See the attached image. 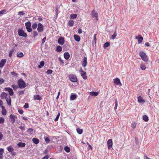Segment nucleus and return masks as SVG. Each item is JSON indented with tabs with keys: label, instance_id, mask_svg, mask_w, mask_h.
Returning a JSON list of instances; mask_svg holds the SVG:
<instances>
[{
	"label": "nucleus",
	"instance_id": "nucleus-1",
	"mask_svg": "<svg viewBox=\"0 0 159 159\" xmlns=\"http://www.w3.org/2000/svg\"><path fill=\"white\" fill-rule=\"evenodd\" d=\"M17 84L18 87L20 88H24L26 87L25 81L22 79H20L18 80Z\"/></svg>",
	"mask_w": 159,
	"mask_h": 159
},
{
	"label": "nucleus",
	"instance_id": "nucleus-2",
	"mask_svg": "<svg viewBox=\"0 0 159 159\" xmlns=\"http://www.w3.org/2000/svg\"><path fill=\"white\" fill-rule=\"evenodd\" d=\"M139 56L141 57L142 60L145 62H147L148 61V58L146 54L143 52L141 51L139 53Z\"/></svg>",
	"mask_w": 159,
	"mask_h": 159
},
{
	"label": "nucleus",
	"instance_id": "nucleus-3",
	"mask_svg": "<svg viewBox=\"0 0 159 159\" xmlns=\"http://www.w3.org/2000/svg\"><path fill=\"white\" fill-rule=\"evenodd\" d=\"M26 28L28 32H32L33 29L31 27V23L30 21H28L25 24Z\"/></svg>",
	"mask_w": 159,
	"mask_h": 159
},
{
	"label": "nucleus",
	"instance_id": "nucleus-4",
	"mask_svg": "<svg viewBox=\"0 0 159 159\" xmlns=\"http://www.w3.org/2000/svg\"><path fill=\"white\" fill-rule=\"evenodd\" d=\"M18 34L19 36L26 37L27 36V34L24 32L22 29H19L18 30Z\"/></svg>",
	"mask_w": 159,
	"mask_h": 159
},
{
	"label": "nucleus",
	"instance_id": "nucleus-5",
	"mask_svg": "<svg viewBox=\"0 0 159 159\" xmlns=\"http://www.w3.org/2000/svg\"><path fill=\"white\" fill-rule=\"evenodd\" d=\"M68 77L70 80L72 82H76L77 81V79L75 75L71 74Z\"/></svg>",
	"mask_w": 159,
	"mask_h": 159
},
{
	"label": "nucleus",
	"instance_id": "nucleus-6",
	"mask_svg": "<svg viewBox=\"0 0 159 159\" xmlns=\"http://www.w3.org/2000/svg\"><path fill=\"white\" fill-rule=\"evenodd\" d=\"M37 30L38 33L41 32L44 30V26L41 23H39L38 24Z\"/></svg>",
	"mask_w": 159,
	"mask_h": 159
},
{
	"label": "nucleus",
	"instance_id": "nucleus-7",
	"mask_svg": "<svg viewBox=\"0 0 159 159\" xmlns=\"http://www.w3.org/2000/svg\"><path fill=\"white\" fill-rule=\"evenodd\" d=\"M80 74L83 77V78L84 79L86 80L87 79V76L86 75V72L84 71L82 68L80 69Z\"/></svg>",
	"mask_w": 159,
	"mask_h": 159
},
{
	"label": "nucleus",
	"instance_id": "nucleus-8",
	"mask_svg": "<svg viewBox=\"0 0 159 159\" xmlns=\"http://www.w3.org/2000/svg\"><path fill=\"white\" fill-rule=\"evenodd\" d=\"M4 90L8 92L10 96H12L13 95L14 92L11 88L9 87L5 88L4 89Z\"/></svg>",
	"mask_w": 159,
	"mask_h": 159
},
{
	"label": "nucleus",
	"instance_id": "nucleus-9",
	"mask_svg": "<svg viewBox=\"0 0 159 159\" xmlns=\"http://www.w3.org/2000/svg\"><path fill=\"white\" fill-rule=\"evenodd\" d=\"M113 80L114 83L116 85H118L120 84V85H122V84L120 83V80L119 78H116L114 79Z\"/></svg>",
	"mask_w": 159,
	"mask_h": 159
},
{
	"label": "nucleus",
	"instance_id": "nucleus-10",
	"mask_svg": "<svg viewBox=\"0 0 159 159\" xmlns=\"http://www.w3.org/2000/svg\"><path fill=\"white\" fill-rule=\"evenodd\" d=\"M107 144L108 149L109 150L112 146V141L111 139H110L108 140Z\"/></svg>",
	"mask_w": 159,
	"mask_h": 159
},
{
	"label": "nucleus",
	"instance_id": "nucleus-11",
	"mask_svg": "<svg viewBox=\"0 0 159 159\" xmlns=\"http://www.w3.org/2000/svg\"><path fill=\"white\" fill-rule=\"evenodd\" d=\"M5 99L7 101V104L9 106H10L11 105V97L10 96L8 95L6 98Z\"/></svg>",
	"mask_w": 159,
	"mask_h": 159
},
{
	"label": "nucleus",
	"instance_id": "nucleus-12",
	"mask_svg": "<svg viewBox=\"0 0 159 159\" xmlns=\"http://www.w3.org/2000/svg\"><path fill=\"white\" fill-rule=\"evenodd\" d=\"M64 38L60 37L58 40V43L59 44L62 45L64 43Z\"/></svg>",
	"mask_w": 159,
	"mask_h": 159
},
{
	"label": "nucleus",
	"instance_id": "nucleus-13",
	"mask_svg": "<svg viewBox=\"0 0 159 159\" xmlns=\"http://www.w3.org/2000/svg\"><path fill=\"white\" fill-rule=\"evenodd\" d=\"M64 57L66 60H68L70 57V55L69 52H64Z\"/></svg>",
	"mask_w": 159,
	"mask_h": 159
},
{
	"label": "nucleus",
	"instance_id": "nucleus-14",
	"mask_svg": "<svg viewBox=\"0 0 159 159\" xmlns=\"http://www.w3.org/2000/svg\"><path fill=\"white\" fill-rule=\"evenodd\" d=\"M16 118V117L14 115H11L10 116V118L11 120V122L12 123H13L15 122V118Z\"/></svg>",
	"mask_w": 159,
	"mask_h": 159
},
{
	"label": "nucleus",
	"instance_id": "nucleus-15",
	"mask_svg": "<svg viewBox=\"0 0 159 159\" xmlns=\"http://www.w3.org/2000/svg\"><path fill=\"white\" fill-rule=\"evenodd\" d=\"M87 58L86 57H84L83 58V61L82 62V65L83 66L85 67L87 64Z\"/></svg>",
	"mask_w": 159,
	"mask_h": 159
},
{
	"label": "nucleus",
	"instance_id": "nucleus-16",
	"mask_svg": "<svg viewBox=\"0 0 159 159\" xmlns=\"http://www.w3.org/2000/svg\"><path fill=\"white\" fill-rule=\"evenodd\" d=\"M6 62V60L5 59H2L1 61H0V67H3Z\"/></svg>",
	"mask_w": 159,
	"mask_h": 159
},
{
	"label": "nucleus",
	"instance_id": "nucleus-17",
	"mask_svg": "<svg viewBox=\"0 0 159 159\" xmlns=\"http://www.w3.org/2000/svg\"><path fill=\"white\" fill-rule=\"evenodd\" d=\"M42 98L38 94L34 95V100H41L42 99Z\"/></svg>",
	"mask_w": 159,
	"mask_h": 159
},
{
	"label": "nucleus",
	"instance_id": "nucleus-18",
	"mask_svg": "<svg viewBox=\"0 0 159 159\" xmlns=\"http://www.w3.org/2000/svg\"><path fill=\"white\" fill-rule=\"evenodd\" d=\"M74 39L77 42H79L80 41V37L77 34H75L74 35Z\"/></svg>",
	"mask_w": 159,
	"mask_h": 159
},
{
	"label": "nucleus",
	"instance_id": "nucleus-19",
	"mask_svg": "<svg viewBox=\"0 0 159 159\" xmlns=\"http://www.w3.org/2000/svg\"><path fill=\"white\" fill-rule=\"evenodd\" d=\"M1 107L2 109V115H6L7 114V112L6 110L5 109V108H4V107L2 106H1Z\"/></svg>",
	"mask_w": 159,
	"mask_h": 159
},
{
	"label": "nucleus",
	"instance_id": "nucleus-20",
	"mask_svg": "<svg viewBox=\"0 0 159 159\" xmlns=\"http://www.w3.org/2000/svg\"><path fill=\"white\" fill-rule=\"evenodd\" d=\"M92 17H96L97 18L98 14V13L94 10H93L92 12Z\"/></svg>",
	"mask_w": 159,
	"mask_h": 159
},
{
	"label": "nucleus",
	"instance_id": "nucleus-21",
	"mask_svg": "<svg viewBox=\"0 0 159 159\" xmlns=\"http://www.w3.org/2000/svg\"><path fill=\"white\" fill-rule=\"evenodd\" d=\"M137 99H138V102L139 103H142L145 102L144 100L141 96H139Z\"/></svg>",
	"mask_w": 159,
	"mask_h": 159
},
{
	"label": "nucleus",
	"instance_id": "nucleus-22",
	"mask_svg": "<svg viewBox=\"0 0 159 159\" xmlns=\"http://www.w3.org/2000/svg\"><path fill=\"white\" fill-rule=\"evenodd\" d=\"M8 96V95L4 92H3L1 94V98L2 99L5 98Z\"/></svg>",
	"mask_w": 159,
	"mask_h": 159
},
{
	"label": "nucleus",
	"instance_id": "nucleus-23",
	"mask_svg": "<svg viewBox=\"0 0 159 159\" xmlns=\"http://www.w3.org/2000/svg\"><path fill=\"white\" fill-rule=\"evenodd\" d=\"M45 62L43 61H42L40 62V64L38 65V68H41L44 65Z\"/></svg>",
	"mask_w": 159,
	"mask_h": 159
},
{
	"label": "nucleus",
	"instance_id": "nucleus-24",
	"mask_svg": "<svg viewBox=\"0 0 159 159\" xmlns=\"http://www.w3.org/2000/svg\"><path fill=\"white\" fill-rule=\"evenodd\" d=\"M65 151L69 153L70 152V149L69 147L68 146H65L64 148Z\"/></svg>",
	"mask_w": 159,
	"mask_h": 159
},
{
	"label": "nucleus",
	"instance_id": "nucleus-25",
	"mask_svg": "<svg viewBox=\"0 0 159 159\" xmlns=\"http://www.w3.org/2000/svg\"><path fill=\"white\" fill-rule=\"evenodd\" d=\"M139 36L140 37V38H139L138 37H136V38L137 39H139V40H138V43H140L142 42L143 39V38L142 36H140V35H139Z\"/></svg>",
	"mask_w": 159,
	"mask_h": 159
},
{
	"label": "nucleus",
	"instance_id": "nucleus-26",
	"mask_svg": "<svg viewBox=\"0 0 159 159\" xmlns=\"http://www.w3.org/2000/svg\"><path fill=\"white\" fill-rule=\"evenodd\" d=\"M33 142L35 144H38L39 142V139L36 138H34L32 139Z\"/></svg>",
	"mask_w": 159,
	"mask_h": 159
},
{
	"label": "nucleus",
	"instance_id": "nucleus-27",
	"mask_svg": "<svg viewBox=\"0 0 159 159\" xmlns=\"http://www.w3.org/2000/svg\"><path fill=\"white\" fill-rule=\"evenodd\" d=\"M98 94V92H90V95L92 96H96Z\"/></svg>",
	"mask_w": 159,
	"mask_h": 159
},
{
	"label": "nucleus",
	"instance_id": "nucleus-28",
	"mask_svg": "<svg viewBox=\"0 0 159 159\" xmlns=\"http://www.w3.org/2000/svg\"><path fill=\"white\" fill-rule=\"evenodd\" d=\"M7 149L9 152H12L14 150V148L13 147L11 146L7 147Z\"/></svg>",
	"mask_w": 159,
	"mask_h": 159
},
{
	"label": "nucleus",
	"instance_id": "nucleus-29",
	"mask_svg": "<svg viewBox=\"0 0 159 159\" xmlns=\"http://www.w3.org/2000/svg\"><path fill=\"white\" fill-rule=\"evenodd\" d=\"M62 48L60 46H57L56 47V51L57 52H61L62 51Z\"/></svg>",
	"mask_w": 159,
	"mask_h": 159
},
{
	"label": "nucleus",
	"instance_id": "nucleus-30",
	"mask_svg": "<svg viewBox=\"0 0 159 159\" xmlns=\"http://www.w3.org/2000/svg\"><path fill=\"white\" fill-rule=\"evenodd\" d=\"M25 143H23L22 142H20L19 143H18L17 144V145L19 147H25Z\"/></svg>",
	"mask_w": 159,
	"mask_h": 159
},
{
	"label": "nucleus",
	"instance_id": "nucleus-31",
	"mask_svg": "<svg viewBox=\"0 0 159 159\" xmlns=\"http://www.w3.org/2000/svg\"><path fill=\"white\" fill-rule=\"evenodd\" d=\"M117 36V33L116 31L114 32V33L112 35L111 38V39H115Z\"/></svg>",
	"mask_w": 159,
	"mask_h": 159
},
{
	"label": "nucleus",
	"instance_id": "nucleus-32",
	"mask_svg": "<svg viewBox=\"0 0 159 159\" xmlns=\"http://www.w3.org/2000/svg\"><path fill=\"white\" fill-rule=\"evenodd\" d=\"M76 131L79 134H81L83 133V130L82 129L78 128L76 129Z\"/></svg>",
	"mask_w": 159,
	"mask_h": 159
},
{
	"label": "nucleus",
	"instance_id": "nucleus-33",
	"mask_svg": "<svg viewBox=\"0 0 159 159\" xmlns=\"http://www.w3.org/2000/svg\"><path fill=\"white\" fill-rule=\"evenodd\" d=\"M38 25H37L36 23H33L32 25V29H33L34 30L36 29L37 28Z\"/></svg>",
	"mask_w": 159,
	"mask_h": 159
},
{
	"label": "nucleus",
	"instance_id": "nucleus-34",
	"mask_svg": "<svg viewBox=\"0 0 159 159\" xmlns=\"http://www.w3.org/2000/svg\"><path fill=\"white\" fill-rule=\"evenodd\" d=\"M74 24V22L73 20H70L69 21L68 24L70 26H72Z\"/></svg>",
	"mask_w": 159,
	"mask_h": 159
},
{
	"label": "nucleus",
	"instance_id": "nucleus-35",
	"mask_svg": "<svg viewBox=\"0 0 159 159\" xmlns=\"http://www.w3.org/2000/svg\"><path fill=\"white\" fill-rule=\"evenodd\" d=\"M17 56L18 57H21L24 56V54L22 52H17Z\"/></svg>",
	"mask_w": 159,
	"mask_h": 159
},
{
	"label": "nucleus",
	"instance_id": "nucleus-36",
	"mask_svg": "<svg viewBox=\"0 0 159 159\" xmlns=\"http://www.w3.org/2000/svg\"><path fill=\"white\" fill-rule=\"evenodd\" d=\"M110 45V43L109 42H106L103 45V47L104 48H107Z\"/></svg>",
	"mask_w": 159,
	"mask_h": 159
},
{
	"label": "nucleus",
	"instance_id": "nucleus-37",
	"mask_svg": "<svg viewBox=\"0 0 159 159\" xmlns=\"http://www.w3.org/2000/svg\"><path fill=\"white\" fill-rule=\"evenodd\" d=\"M77 97L76 95L75 94H73L71 95L70 97V99L73 100H74Z\"/></svg>",
	"mask_w": 159,
	"mask_h": 159
},
{
	"label": "nucleus",
	"instance_id": "nucleus-38",
	"mask_svg": "<svg viewBox=\"0 0 159 159\" xmlns=\"http://www.w3.org/2000/svg\"><path fill=\"white\" fill-rule=\"evenodd\" d=\"M140 68L143 70H144L146 69V66L145 65L141 64L140 66Z\"/></svg>",
	"mask_w": 159,
	"mask_h": 159
},
{
	"label": "nucleus",
	"instance_id": "nucleus-39",
	"mask_svg": "<svg viewBox=\"0 0 159 159\" xmlns=\"http://www.w3.org/2000/svg\"><path fill=\"white\" fill-rule=\"evenodd\" d=\"M136 125V123L135 122H132L131 124V127L133 129H135Z\"/></svg>",
	"mask_w": 159,
	"mask_h": 159
},
{
	"label": "nucleus",
	"instance_id": "nucleus-40",
	"mask_svg": "<svg viewBox=\"0 0 159 159\" xmlns=\"http://www.w3.org/2000/svg\"><path fill=\"white\" fill-rule=\"evenodd\" d=\"M44 138L46 143H49L50 142V139L48 137H44V138Z\"/></svg>",
	"mask_w": 159,
	"mask_h": 159
},
{
	"label": "nucleus",
	"instance_id": "nucleus-41",
	"mask_svg": "<svg viewBox=\"0 0 159 159\" xmlns=\"http://www.w3.org/2000/svg\"><path fill=\"white\" fill-rule=\"evenodd\" d=\"M77 17V15L76 14H71L70 15V17L72 19H75Z\"/></svg>",
	"mask_w": 159,
	"mask_h": 159
},
{
	"label": "nucleus",
	"instance_id": "nucleus-42",
	"mask_svg": "<svg viewBox=\"0 0 159 159\" xmlns=\"http://www.w3.org/2000/svg\"><path fill=\"white\" fill-rule=\"evenodd\" d=\"M143 120L145 121H148V118L147 116L146 115H144L143 116Z\"/></svg>",
	"mask_w": 159,
	"mask_h": 159
},
{
	"label": "nucleus",
	"instance_id": "nucleus-43",
	"mask_svg": "<svg viewBox=\"0 0 159 159\" xmlns=\"http://www.w3.org/2000/svg\"><path fill=\"white\" fill-rule=\"evenodd\" d=\"M14 51V49H12L10 51L9 56L10 57H11L12 54Z\"/></svg>",
	"mask_w": 159,
	"mask_h": 159
},
{
	"label": "nucleus",
	"instance_id": "nucleus-44",
	"mask_svg": "<svg viewBox=\"0 0 159 159\" xmlns=\"http://www.w3.org/2000/svg\"><path fill=\"white\" fill-rule=\"evenodd\" d=\"M39 35L37 32L36 31H33V37L35 38L36 37H37Z\"/></svg>",
	"mask_w": 159,
	"mask_h": 159
},
{
	"label": "nucleus",
	"instance_id": "nucleus-45",
	"mask_svg": "<svg viewBox=\"0 0 159 159\" xmlns=\"http://www.w3.org/2000/svg\"><path fill=\"white\" fill-rule=\"evenodd\" d=\"M7 10L6 9H3L0 11V15H2L6 13Z\"/></svg>",
	"mask_w": 159,
	"mask_h": 159
},
{
	"label": "nucleus",
	"instance_id": "nucleus-46",
	"mask_svg": "<svg viewBox=\"0 0 159 159\" xmlns=\"http://www.w3.org/2000/svg\"><path fill=\"white\" fill-rule=\"evenodd\" d=\"M11 87L13 88L14 90H16L18 87V86L14 84L12 85Z\"/></svg>",
	"mask_w": 159,
	"mask_h": 159
},
{
	"label": "nucleus",
	"instance_id": "nucleus-47",
	"mask_svg": "<svg viewBox=\"0 0 159 159\" xmlns=\"http://www.w3.org/2000/svg\"><path fill=\"white\" fill-rule=\"evenodd\" d=\"M60 115V112H59L57 115V116L55 118V120H54L55 121H56L58 120V119Z\"/></svg>",
	"mask_w": 159,
	"mask_h": 159
},
{
	"label": "nucleus",
	"instance_id": "nucleus-48",
	"mask_svg": "<svg viewBox=\"0 0 159 159\" xmlns=\"http://www.w3.org/2000/svg\"><path fill=\"white\" fill-rule=\"evenodd\" d=\"M52 72V70H48L46 72V74H51Z\"/></svg>",
	"mask_w": 159,
	"mask_h": 159
},
{
	"label": "nucleus",
	"instance_id": "nucleus-49",
	"mask_svg": "<svg viewBox=\"0 0 159 159\" xmlns=\"http://www.w3.org/2000/svg\"><path fill=\"white\" fill-rule=\"evenodd\" d=\"M25 13L24 11H19L18 13L19 16H22L25 15Z\"/></svg>",
	"mask_w": 159,
	"mask_h": 159
},
{
	"label": "nucleus",
	"instance_id": "nucleus-50",
	"mask_svg": "<svg viewBox=\"0 0 159 159\" xmlns=\"http://www.w3.org/2000/svg\"><path fill=\"white\" fill-rule=\"evenodd\" d=\"M118 106V101L116 99V102H115V106L114 107V110H116Z\"/></svg>",
	"mask_w": 159,
	"mask_h": 159
},
{
	"label": "nucleus",
	"instance_id": "nucleus-51",
	"mask_svg": "<svg viewBox=\"0 0 159 159\" xmlns=\"http://www.w3.org/2000/svg\"><path fill=\"white\" fill-rule=\"evenodd\" d=\"M4 122V119L2 117L0 118V123L2 124Z\"/></svg>",
	"mask_w": 159,
	"mask_h": 159
},
{
	"label": "nucleus",
	"instance_id": "nucleus-52",
	"mask_svg": "<svg viewBox=\"0 0 159 159\" xmlns=\"http://www.w3.org/2000/svg\"><path fill=\"white\" fill-rule=\"evenodd\" d=\"M4 82V80L2 78H0V84L3 83Z\"/></svg>",
	"mask_w": 159,
	"mask_h": 159
},
{
	"label": "nucleus",
	"instance_id": "nucleus-53",
	"mask_svg": "<svg viewBox=\"0 0 159 159\" xmlns=\"http://www.w3.org/2000/svg\"><path fill=\"white\" fill-rule=\"evenodd\" d=\"M18 112L20 114H22L24 112L23 111L22 109H18Z\"/></svg>",
	"mask_w": 159,
	"mask_h": 159
},
{
	"label": "nucleus",
	"instance_id": "nucleus-54",
	"mask_svg": "<svg viewBox=\"0 0 159 159\" xmlns=\"http://www.w3.org/2000/svg\"><path fill=\"white\" fill-rule=\"evenodd\" d=\"M33 131V129L31 128H29L27 130V132L28 133H32Z\"/></svg>",
	"mask_w": 159,
	"mask_h": 159
},
{
	"label": "nucleus",
	"instance_id": "nucleus-55",
	"mask_svg": "<svg viewBox=\"0 0 159 159\" xmlns=\"http://www.w3.org/2000/svg\"><path fill=\"white\" fill-rule=\"evenodd\" d=\"M4 152L3 149L2 148H0V155H2Z\"/></svg>",
	"mask_w": 159,
	"mask_h": 159
},
{
	"label": "nucleus",
	"instance_id": "nucleus-56",
	"mask_svg": "<svg viewBox=\"0 0 159 159\" xmlns=\"http://www.w3.org/2000/svg\"><path fill=\"white\" fill-rule=\"evenodd\" d=\"M24 107L25 108H29V105L27 103H25Z\"/></svg>",
	"mask_w": 159,
	"mask_h": 159
},
{
	"label": "nucleus",
	"instance_id": "nucleus-57",
	"mask_svg": "<svg viewBox=\"0 0 159 159\" xmlns=\"http://www.w3.org/2000/svg\"><path fill=\"white\" fill-rule=\"evenodd\" d=\"M11 74H12V75H15V76H17L18 75V74L17 73H16L14 71L11 72Z\"/></svg>",
	"mask_w": 159,
	"mask_h": 159
},
{
	"label": "nucleus",
	"instance_id": "nucleus-58",
	"mask_svg": "<svg viewBox=\"0 0 159 159\" xmlns=\"http://www.w3.org/2000/svg\"><path fill=\"white\" fill-rule=\"evenodd\" d=\"M46 37H45L42 39V44H43L44 43V42L46 41Z\"/></svg>",
	"mask_w": 159,
	"mask_h": 159
},
{
	"label": "nucleus",
	"instance_id": "nucleus-59",
	"mask_svg": "<svg viewBox=\"0 0 159 159\" xmlns=\"http://www.w3.org/2000/svg\"><path fill=\"white\" fill-rule=\"evenodd\" d=\"M49 158L48 155H46L42 158L41 159H48Z\"/></svg>",
	"mask_w": 159,
	"mask_h": 159
},
{
	"label": "nucleus",
	"instance_id": "nucleus-60",
	"mask_svg": "<svg viewBox=\"0 0 159 159\" xmlns=\"http://www.w3.org/2000/svg\"><path fill=\"white\" fill-rule=\"evenodd\" d=\"M24 90L23 91H19L18 92L19 93V95H22L24 94Z\"/></svg>",
	"mask_w": 159,
	"mask_h": 159
},
{
	"label": "nucleus",
	"instance_id": "nucleus-61",
	"mask_svg": "<svg viewBox=\"0 0 159 159\" xmlns=\"http://www.w3.org/2000/svg\"><path fill=\"white\" fill-rule=\"evenodd\" d=\"M3 138V135L2 133L0 132V141Z\"/></svg>",
	"mask_w": 159,
	"mask_h": 159
},
{
	"label": "nucleus",
	"instance_id": "nucleus-62",
	"mask_svg": "<svg viewBox=\"0 0 159 159\" xmlns=\"http://www.w3.org/2000/svg\"><path fill=\"white\" fill-rule=\"evenodd\" d=\"M78 32L79 34H81L82 33V30L81 29H78Z\"/></svg>",
	"mask_w": 159,
	"mask_h": 159
},
{
	"label": "nucleus",
	"instance_id": "nucleus-63",
	"mask_svg": "<svg viewBox=\"0 0 159 159\" xmlns=\"http://www.w3.org/2000/svg\"><path fill=\"white\" fill-rule=\"evenodd\" d=\"M21 117L22 118V119L23 120H25V121H26V120H27V119L26 117H24L23 116H21Z\"/></svg>",
	"mask_w": 159,
	"mask_h": 159
},
{
	"label": "nucleus",
	"instance_id": "nucleus-64",
	"mask_svg": "<svg viewBox=\"0 0 159 159\" xmlns=\"http://www.w3.org/2000/svg\"><path fill=\"white\" fill-rule=\"evenodd\" d=\"M97 34H95L94 35V41L96 42V35H97Z\"/></svg>",
	"mask_w": 159,
	"mask_h": 159
}]
</instances>
